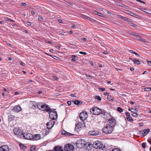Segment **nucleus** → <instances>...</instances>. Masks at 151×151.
Masks as SVG:
<instances>
[{
	"instance_id": "nucleus-1",
	"label": "nucleus",
	"mask_w": 151,
	"mask_h": 151,
	"mask_svg": "<svg viewBox=\"0 0 151 151\" xmlns=\"http://www.w3.org/2000/svg\"><path fill=\"white\" fill-rule=\"evenodd\" d=\"M114 129V127L110 125L109 124H106L104 126L103 129V132L106 134H109L111 133Z\"/></svg>"
},
{
	"instance_id": "nucleus-2",
	"label": "nucleus",
	"mask_w": 151,
	"mask_h": 151,
	"mask_svg": "<svg viewBox=\"0 0 151 151\" xmlns=\"http://www.w3.org/2000/svg\"><path fill=\"white\" fill-rule=\"evenodd\" d=\"M85 142L84 140L81 139H79L76 142V147L78 148H81L83 146H87V145L89 146L90 145L88 142L85 143Z\"/></svg>"
},
{
	"instance_id": "nucleus-3",
	"label": "nucleus",
	"mask_w": 151,
	"mask_h": 151,
	"mask_svg": "<svg viewBox=\"0 0 151 151\" xmlns=\"http://www.w3.org/2000/svg\"><path fill=\"white\" fill-rule=\"evenodd\" d=\"M49 116L50 119L52 120H56L58 117V115L56 111L52 110L51 109L49 111Z\"/></svg>"
},
{
	"instance_id": "nucleus-4",
	"label": "nucleus",
	"mask_w": 151,
	"mask_h": 151,
	"mask_svg": "<svg viewBox=\"0 0 151 151\" xmlns=\"http://www.w3.org/2000/svg\"><path fill=\"white\" fill-rule=\"evenodd\" d=\"M91 112L94 115H99L101 113V110L97 107H95L91 109Z\"/></svg>"
},
{
	"instance_id": "nucleus-5",
	"label": "nucleus",
	"mask_w": 151,
	"mask_h": 151,
	"mask_svg": "<svg viewBox=\"0 0 151 151\" xmlns=\"http://www.w3.org/2000/svg\"><path fill=\"white\" fill-rule=\"evenodd\" d=\"M88 116L87 113L86 111L81 112L79 114V118L82 121L85 120L87 118Z\"/></svg>"
},
{
	"instance_id": "nucleus-6",
	"label": "nucleus",
	"mask_w": 151,
	"mask_h": 151,
	"mask_svg": "<svg viewBox=\"0 0 151 151\" xmlns=\"http://www.w3.org/2000/svg\"><path fill=\"white\" fill-rule=\"evenodd\" d=\"M103 144L101 142L99 141H95L93 144V147L97 149H99L102 147Z\"/></svg>"
},
{
	"instance_id": "nucleus-7",
	"label": "nucleus",
	"mask_w": 151,
	"mask_h": 151,
	"mask_svg": "<svg viewBox=\"0 0 151 151\" xmlns=\"http://www.w3.org/2000/svg\"><path fill=\"white\" fill-rule=\"evenodd\" d=\"M41 109L40 110L43 111H45L46 112H48L51 110L48 105L46 104H42V105L41 106Z\"/></svg>"
},
{
	"instance_id": "nucleus-8",
	"label": "nucleus",
	"mask_w": 151,
	"mask_h": 151,
	"mask_svg": "<svg viewBox=\"0 0 151 151\" xmlns=\"http://www.w3.org/2000/svg\"><path fill=\"white\" fill-rule=\"evenodd\" d=\"M23 138L25 139L32 140L33 139V135L30 134H23Z\"/></svg>"
},
{
	"instance_id": "nucleus-9",
	"label": "nucleus",
	"mask_w": 151,
	"mask_h": 151,
	"mask_svg": "<svg viewBox=\"0 0 151 151\" xmlns=\"http://www.w3.org/2000/svg\"><path fill=\"white\" fill-rule=\"evenodd\" d=\"M106 124H109L110 125L114 127L116 124V122L115 119L112 118L109 119Z\"/></svg>"
},
{
	"instance_id": "nucleus-10",
	"label": "nucleus",
	"mask_w": 151,
	"mask_h": 151,
	"mask_svg": "<svg viewBox=\"0 0 151 151\" xmlns=\"http://www.w3.org/2000/svg\"><path fill=\"white\" fill-rule=\"evenodd\" d=\"M150 131L149 129H145L139 132L141 136H144L147 134Z\"/></svg>"
},
{
	"instance_id": "nucleus-11",
	"label": "nucleus",
	"mask_w": 151,
	"mask_h": 151,
	"mask_svg": "<svg viewBox=\"0 0 151 151\" xmlns=\"http://www.w3.org/2000/svg\"><path fill=\"white\" fill-rule=\"evenodd\" d=\"M13 132L16 135L20 136L23 134L21 130L18 128H15L13 130Z\"/></svg>"
},
{
	"instance_id": "nucleus-12",
	"label": "nucleus",
	"mask_w": 151,
	"mask_h": 151,
	"mask_svg": "<svg viewBox=\"0 0 151 151\" xmlns=\"http://www.w3.org/2000/svg\"><path fill=\"white\" fill-rule=\"evenodd\" d=\"M55 122L52 120H50L47 124V127L48 129H51L53 126Z\"/></svg>"
},
{
	"instance_id": "nucleus-13",
	"label": "nucleus",
	"mask_w": 151,
	"mask_h": 151,
	"mask_svg": "<svg viewBox=\"0 0 151 151\" xmlns=\"http://www.w3.org/2000/svg\"><path fill=\"white\" fill-rule=\"evenodd\" d=\"M99 134V132L97 130L90 131L88 133V135L90 136H96Z\"/></svg>"
},
{
	"instance_id": "nucleus-14",
	"label": "nucleus",
	"mask_w": 151,
	"mask_h": 151,
	"mask_svg": "<svg viewBox=\"0 0 151 151\" xmlns=\"http://www.w3.org/2000/svg\"><path fill=\"white\" fill-rule=\"evenodd\" d=\"M9 148L7 145H2L0 147V151H9Z\"/></svg>"
},
{
	"instance_id": "nucleus-15",
	"label": "nucleus",
	"mask_w": 151,
	"mask_h": 151,
	"mask_svg": "<svg viewBox=\"0 0 151 151\" xmlns=\"http://www.w3.org/2000/svg\"><path fill=\"white\" fill-rule=\"evenodd\" d=\"M22 109L21 106L19 105H18L14 106L13 110L17 112H18L21 111Z\"/></svg>"
},
{
	"instance_id": "nucleus-16",
	"label": "nucleus",
	"mask_w": 151,
	"mask_h": 151,
	"mask_svg": "<svg viewBox=\"0 0 151 151\" xmlns=\"http://www.w3.org/2000/svg\"><path fill=\"white\" fill-rule=\"evenodd\" d=\"M85 125L84 123L79 122L76 124V129H79L84 127Z\"/></svg>"
},
{
	"instance_id": "nucleus-17",
	"label": "nucleus",
	"mask_w": 151,
	"mask_h": 151,
	"mask_svg": "<svg viewBox=\"0 0 151 151\" xmlns=\"http://www.w3.org/2000/svg\"><path fill=\"white\" fill-rule=\"evenodd\" d=\"M67 151H73L74 150L73 146L71 144L67 145Z\"/></svg>"
},
{
	"instance_id": "nucleus-18",
	"label": "nucleus",
	"mask_w": 151,
	"mask_h": 151,
	"mask_svg": "<svg viewBox=\"0 0 151 151\" xmlns=\"http://www.w3.org/2000/svg\"><path fill=\"white\" fill-rule=\"evenodd\" d=\"M126 12L125 13L127 14H128L130 15L131 16L134 17H135L137 18L138 17V16L134 13L131 12L128 10H126Z\"/></svg>"
},
{
	"instance_id": "nucleus-19",
	"label": "nucleus",
	"mask_w": 151,
	"mask_h": 151,
	"mask_svg": "<svg viewBox=\"0 0 151 151\" xmlns=\"http://www.w3.org/2000/svg\"><path fill=\"white\" fill-rule=\"evenodd\" d=\"M36 103L34 101H31L29 104L30 107L33 109H35L36 108Z\"/></svg>"
},
{
	"instance_id": "nucleus-20",
	"label": "nucleus",
	"mask_w": 151,
	"mask_h": 151,
	"mask_svg": "<svg viewBox=\"0 0 151 151\" xmlns=\"http://www.w3.org/2000/svg\"><path fill=\"white\" fill-rule=\"evenodd\" d=\"M54 150L55 151H63L62 149V147H59V146H56L54 147Z\"/></svg>"
},
{
	"instance_id": "nucleus-21",
	"label": "nucleus",
	"mask_w": 151,
	"mask_h": 151,
	"mask_svg": "<svg viewBox=\"0 0 151 151\" xmlns=\"http://www.w3.org/2000/svg\"><path fill=\"white\" fill-rule=\"evenodd\" d=\"M33 139L37 140L40 139L41 138L40 134H36L33 135Z\"/></svg>"
},
{
	"instance_id": "nucleus-22",
	"label": "nucleus",
	"mask_w": 151,
	"mask_h": 151,
	"mask_svg": "<svg viewBox=\"0 0 151 151\" xmlns=\"http://www.w3.org/2000/svg\"><path fill=\"white\" fill-rule=\"evenodd\" d=\"M132 61L135 64L139 65L140 63V62L139 60H137L136 59H134L132 60Z\"/></svg>"
},
{
	"instance_id": "nucleus-23",
	"label": "nucleus",
	"mask_w": 151,
	"mask_h": 151,
	"mask_svg": "<svg viewBox=\"0 0 151 151\" xmlns=\"http://www.w3.org/2000/svg\"><path fill=\"white\" fill-rule=\"evenodd\" d=\"M107 99L109 101H112L113 100L114 97L111 95H108Z\"/></svg>"
},
{
	"instance_id": "nucleus-24",
	"label": "nucleus",
	"mask_w": 151,
	"mask_h": 151,
	"mask_svg": "<svg viewBox=\"0 0 151 151\" xmlns=\"http://www.w3.org/2000/svg\"><path fill=\"white\" fill-rule=\"evenodd\" d=\"M42 104L38 103L36 104V108L37 107L39 110H41V106L42 105Z\"/></svg>"
},
{
	"instance_id": "nucleus-25",
	"label": "nucleus",
	"mask_w": 151,
	"mask_h": 151,
	"mask_svg": "<svg viewBox=\"0 0 151 151\" xmlns=\"http://www.w3.org/2000/svg\"><path fill=\"white\" fill-rule=\"evenodd\" d=\"M119 18H122V19H124V20L125 21H129V19L128 18L125 17H124L120 15H119Z\"/></svg>"
},
{
	"instance_id": "nucleus-26",
	"label": "nucleus",
	"mask_w": 151,
	"mask_h": 151,
	"mask_svg": "<svg viewBox=\"0 0 151 151\" xmlns=\"http://www.w3.org/2000/svg\"><path fill=\"white\" fill-rule=\"evenodd\" d=\"M19 145L21 148L23 150H25V149H26V147L23 144H20Z\"/></svg>"
},
{
	"instance_id": "nucleus-27",
	"label": "nucleus",
	"mask_w": 151,
	"mask_h": 151,
	"mask_svg": "<svg viewBox=\"0 0 151 151\" xmlns=\"http://www.w3.org/2000/svg\"><path fill=\"white\" fill-rule=\"evenodd\" d=\"M5 19L6 21H9L10 22H14V21L13 20H12L7 17L5 18Z\"/></svg>"
},
{
	"instance_id": "nucleus-28",
	"label": "nucleus",
	"mask_w": 151,
	"mask_h": 151,
	"mask_svg": "<svg viewBox=\"0 0 151 151\" xmlns=\"http://www.w3.org/2000/svg\"><path fill=\"white\" fill-rule=\"evenodd\" d=\"M9 121H11L14 118V116L12 115H10L9 116Z\"/></svg>"
},
{
	"instance_id": "nucleus-29",
	"label": "nucleus",
	"mask_w": 151,
	"mask_h": 151,
	"mask_svg": "<svg viewBox=\"0 0 151 151\" xmlns=\"http://www.w3.org/2000/svg\"><path fill=\"white\" fill-rule=\"evenodd\" d=\"M127 118L129 121L132 122L133 121V119L130 116L129 117H127Z\"/></svg>"
},
{
	"instance_id": "nucleus-30",
	"label": "nucleus",
	"mask_w": 151,
	"mask_h": 151,
	"mask_svg": "<svg viewBox=\"0 0 151 151\" xmlns=\"http://www.w3.org/2000/svg\"><path fill=\"white\" fill-rule=\"evenodd\" d=\"M71 57L72 58L71 60V61H74L76 60L75 58L77 57L76 56L73 55H72Z\"/></svg>"
},
{
	"instance_id": "nucleus-31",
	"label": "nucleus",
	"mask_w": 151,
	"mask_h": 151,
	"mask_svg": "<svg viewBox=\"0 0 151 151\" xmlns=\"http://www.w3.org/2000/svg\"><path fill=\"white\" fill-rule=\"evenodd\" d=\"M117 110L118 112L121 113L123 111V110L120 107H118L117 108Z\"/></svg>"
},
{
	"instance_id": "nucleus-32",
	"label": "nucleus",
	"mask_w": 151,
	"mask_h": 151,
	"mask_svg": "<svg viewBox=\"0 0 151 151\" xmlns=\"http://www.w3.org/2000/svg\"><path fill=\"white\" fill-rule=\"evenodd\" d=\"M80 101L78 100H76L74 101V104L76 105H78L80 104Z\"/></svg>"
},
{
	"instance_id": "nucleus-33",
	"label": "nucleus",
	"mask_w": 151,
	"mask_h": 151,
	"mask_svg": "<svg viewBox=\"0 0 151 151\" xmlns=\"http://www.w3.org/2000/svg\"><path fill=\"white\" fill-rule=\"evenodd\" d=\"M94 14L96 15H99V16H102V14L100 13H99L97 11H95L94 12Z\"/></svg>"
},
{
	"instance_id": "nucleus-34",
	"label": "nucleus",
	"mask_w": 151,
	"mask_h": 151,
	"mask_svg": "<svg viewBox=\"0 0 151 151\" xmlns=\"http://www.w3.org/2000/svg\"><path fill=\"white\" fill-rule=\"evenodd\" d=\"M117 5L122 7H124V4H122V3H121L119 2H117Z\"/></svg>"
},
{
	"instance_id": "nucleus-35",
	"label": "nucleus",
	"mask_w": 151,
	"mask_h": 151,
	"mask_svg": "<svg viewBox=\"0 0 151 151\" xmlns=\"http://www.w3.org/2000/svg\"><path fill=\"white\" fill-rule=\"evenodd\" d=\"M38 19V20L40 21H42L43 20V19L40 16H39Z\"/></svg>"
},
{
	"instance_id": "nucleus-36",
	"label": "nucleus",
	"mask_w": 151,
	"mask_h": 151,
	"mask_svg": "<svg viewBox=\"0 0 151 151\" xmlns=\"http://www.w3.org/2000/svg\"><path fill=\"white\" fill-rule=\"evenodd\" d=\"M132 116L134 117H136L138 116L136 112L133 113L132 114Z\"/></svg>"
},
{
	"instance_id": "nucleus-37",
	"label": "nucleus",
	"mask_w": 151,
	"mask_h": 151,
	"mask_svg": "<svg viewBox=\"0 0 151 151\" xmlns=\"http://www.w3.org/2000/svg\"><path fill=\"white\" fill-rule=\"evenodd\" d=\"M145 91H149L151 90V88H145Z\"/></svg>"
},
{
	"instance_id": "nucleus-38",
	"label": "nucleus",
	"mask_w": 151,
	"mask_h": 151,
	"mask_svg": "<svg viewBox=\"0 0 151 151\" xmlns=\"http://www.w3.org/2000/svg\"><path fill=\"white\" fill-rule=\"evenodd\" d=\"M95 98L96 99H97L99 101H101V98L100 97V96H95Z\"/></svg>"
},
{
	"instance_id": "nucleus-39",
	"label": "nucleus",
	"mask_w": 151,
	"mask_h": 151,
	"mask_svg": "<svg viewBox=\"0 0 151 151\" xmlns=\"http://www.w3.org/2000/svg\"><path fill=\"white\" fill-rule=\"evenodd\" d=\"M146 143L145 142H144L142 143V147L143 148H145L146 147Z\"/></svg>"
},
{
	"instance_id": "nucleus-40",
	"label": "nucleus",
	"mask_w": 151,
	"mask_h": 151,
	"mask_svg": "<svg viewBox=\"0 0 151 151\" xmlns=\"http://www.w3.org/2000/svg\"><path fill=\"white\" fill-rule=\"evenodd\" d=\"M112 151H122L120 149L118 148H114L113 149Z\"/></svg>"
},
{
	"instance_id": "nucleus-41",
	"label": "nucleus",
	"mask_w": 151,
	"mask_h": 151,
	"mask_svg": "<svg viewBox=\"0 0 151 151\" xmlns=\"http://www.w3.org/2000/svg\"><path fill=\"white\" fill-rule=\"evenodd\" d=\"M74 134L72 133H70L68 132H67V136H73V135Z\"/></svg>"
},
{
	"instance_id": "nucleus-42",
	"label": "nucleus",
	"mask_w": 151,
	"mask_h": 151,
	"mask_svg": "<svg viewBox=\"0 0 151 151\" xmlns=\"http://www.w3.org/2000/svg\"><path fill=\"white\" fill-rule=\"evenodd\" d=\"M132 110L131 111L132 112L134 113V112H137V110L136 109H134L132 108L131 109Z\"/></svg>"
},
{
	"instance_id": "nucleus-43",
	"label": "nucleus",
	"mask_w": 151,
	"mask_h": 151,
	"mask_svg": "<svg viewBox=\"0 0 151 151\" xmlns=\"http://www.w3.org/2000/svg\"><path fill=\"white\" fill-rule=\"evenodd\" d=\"M123 7L126 9H129L130 8V7L129 6H126L125 5H124V6Z\"/></svg>"
},
{
	"instance_id": "nucleus-44",
	"label": "nucleus",
	"mask_w": 151,
	"mask_h": 151,
	"mask_svg": "<svg viewBox=\"0 0 151 151\" xmlns=\"http://www.w3.org/2000/svg\"><path fill=\"white\" fill-rule=\"evenodd\" d=\"M61 134L63 135H65L66 134V131L65 130H63V131H62L61 132Z\"/></svg>"
},
{
	"instance_id": "nucleus-45",
	"label": "nucleus",
	"mask_w": 151,
	"mask_h": 151,
	"mask_svg": "<svg viewBox=\"0 0 151 151\" xmlns=\"http://www.w3.org/2000/svg\"><path fill=\"white\" fill-rule=\"evenodd\" d=\"M37 10H35V12L34 11H31V13L33 16L35 15V12L36 13L37 12L36 11Z\"/></svg>"
},
{
	"instance_id": "nucleus-46",
	"label": "nucleus",
	"mask_w": 151,
	"mask_h": 151,
	"mask_svg": "<svg viewBox=\"0 0 151 151\" xmlns=\"http://www.w3.org/2000/svg\"><path fill=\"white\" fill-rule=\"evenodd\" d=\"M125 114L127 116V117H129L130 116V114L129 112H126L125 113Z\"/></svg>"
},
{
	"instance_id": "nucleus-47",
	"label": "nucleus",
	"mask_w": 151,
	"mask_h": 151,
	"mask_svg": "<svg viewBox=\"0 0 151 151\" xmlns=\"http://www.w3.org/2000/svg\"><path fill=\"white\" fill-rule=\"evenodd\" d=\"M79 53L81 54H83V55H86V52H81V51Z\"/></svg>"
},
{
	"instance_id": "nucleus-48",
	"label": "nucleus",
	"mask_w": 151,
	"mask_h": 151,
	"mask_svg": "<svg viewBox=\"0 0 151 151\" xmlns=\"http://www.w3.org/2000/svg\"><path fill=\"white\" fill-rule=\"evenodd\" d=\"M26 5V4L25 3L23 2V3H21V5L23 6H25Z\"/></svg>"
},
{
	"instance_id": "nucleus-49",
	"label": "nucleus",
	"mask_w": 151,
	"mask_h": 151,
	"mask_svg": "<svg viewBox=\"0 0 151 151\" xmlns=\"http://www.w3.org/2000/svg\"><path fill=\"white\" fill-rule=\"evenodd\" d=\"M143 125L144 124L143 123H139V126L140 127H142Z\"/></svg>"
},
{
	"instance_id": "nucleus-50",
	"label": "nucleus",
	"mask_w": 151,
	"mask_h": 151,
	"mask_svg": "<svg viewBox=\"0 0 151 151\" xmlns=\"http://www.w3.org/2000/svg\"><path fill=\"white\" fill-rule=\"evenodd\" d=\"M86 19L90 21H92L93 19L92 18L88 17H86Z\"/></svg>"
},
{
	"instance_id": "nucleus-51",
	"label": "nucleus",
	"mask_w": 151,
	"mask_h": 151,
	"mask_svg": "<svg viewBox=\"0 0 151 151\" xmlns=\"http://www.w3.org/2000/svg\"><path fill=\"white\" fill-rule=\"evenodd\" d=\"M148 65L151 66V61H147Z\"/></svg>"
},
{
	"instance_id": "nucleus-52",
	"label": "nucleus",
	"mask_w": 151,
	"mask_h": 151,
	"mask_svg": "<svg viewBox=\"0 0 151 151\" xmlns=\"http://www.w3.org/2000/svg\"><path fill=\"white\" fill-rule=\"evenodd\" d=\"M52 77L53 79V80H56L58 78V77L55 76H53Z\"/></svg>"
},
{
	"instance_id": "nucleus-53",
	"label": "nucleus",
	"mask_w": 151,
	"mask_h": 151,
	"mask_svg": "<svg viewBox=\"0 0 151 151\" xmlns=\"http://www.w3.org/2000/svg\"><path fill=\"white\" fill-rule=\"evenodd\" d=\"M27 24L28 25L30 26L31 25L32 23L31 22H27Z\"/></svg>"
},
{
	"instance_id": "nucleus-54",
	"label": "nucleus",
	"mask_w": 151,
	"mask_h": 151,
	"mask_svg": "<svg viewBox=\"0 0 151 151\" xmlns=\"http://www.w3.org/2000/svg\"><path fill=\"white\" fill-rule=\"evenodd\" d=\"M75 95H76V93H75L74 94H71L70 95V96L72 97H76Z\"/></svg>"
},
{
	"instance_id": "nucleus-55",
	"label": "nucleus",
	"mask_w": 151,
	"mask_h": 151,
	"mask_svg": "<svg viewBox=\"0 0 151 151\" xmlns=\"http://www.w3.org/2000/svg\"><path fill=\"white\" fill-rule=\"evenodd\" d=\"M20 64L21 65H23V66H24V65H25V64L23 62H21L20 63Z\"/></svg>"
},
{
	"instance_id": "nucleus-56",
	"label": "nucleus",
	"mask_w": 151,
	"mask_h": 151,
	"mask_svg": "<svg viewBox=\"0 0 151 151\" xmlns=\"http://www.w3.org/2000/svg\"><path fill=\"white\" fill-rule=\"evenodd\" d=\"M67 103L69 105H70L71 104V102L70 101H67Z\"/></svg>"
},
{
	"instance_id": "nucleus-57",
	"label": "nucleus",
	"mask_w": 151,
	"mask_h": 151,
	"mask_svg": "<svg viewBox=\"0 0 151 151\" xmlns=\"http://www.w3.org/2000/svg\"><path fill=\"white\" fill-rule=\"evenodd\" d=\"M133 53L135 54L136 55L138 56V57H140V56L137 53L134 52H133Z\"/></svg>"
},
{
	"instance_id": "nucleus-58",
	"label": "nucleus",
	"mask_w": 151,
	"mask_h": 151,
	"mask_svg": "<svg viewBox=\"0 0 151 151\" xmlns=\"http://www.w3.org/2000/svg\"><path fill=\"white\" fill-rule=\"evenodd\" d=\"M138 40H139L141 41H142L143 42H145V41L144 40L142 39H141V38H139L138 39Z\"/></svg>"
},
{
	"instance_id": "nucleus-59",
	"label": "nucleus",
	"mask_w": 151,
	"mask_h": 151,
	"mask_svg": "<svg viewBox=\"0 0 151 151\" xmlns=\"http://www.w3.org/2000/svg\"><path fill=\"white\" fill-rule=\"evenodd\" d=\"M86 76L88 78V79H91V77L90 75Z\"/></svg>"
},
{
	"instance_id": "nucleus-60",
	"label": "nucleus",
	"mask_w": 151,
	"mask_h": 151,
	"mask_svg": "<svg viewBox=\"0 0 151 151\" xmlns=\"http://www.w3.org/2000/svg\"><path fill=\"white\" fill-rule=\"evenodd\" d=\"M81 40L84 41H86L87 40V39L85 38H82Z\"/></svg>"
},
{
	"instance_id": "nucleus-61",
	"label": "nucleus",
	"mask_w": 151,
	"mask_h": 151,
	"mask_svg": "<svg viewBox=\"0 0 151 151\" xmlns=\"http://www.w3.org/2000/svg\"><path fill=\"white\" fill-rule=\"evenodd\" d=\"M128 52L132 53H133V52H134L133 51L130 50H129Z\"/></svg>"
},
{
	"instance_id": "nucleus-62",
	"label": "nucleus",
	"mask_w": 151,
	"mask_h": 151,
	"mask_svg": "<svg viewBox=\"0 0 151 151\" xmlns=\"http://www.w3.org/2000/svg\"><path fill=\"white\" fill-rule=\"evenodd\" d=\"M100 89H101V91H104L105 90V88H100Z\"/></svg>"
},
{
	"instance_id": "nucleus-63",
	"label": "nucleus",
	"mask_w": 151,
	"mask_h": 151,
	"mask_svg": "<svg viewBox=\"0 0 151 151\" xmlns=\"http://www.w3.org/2000/svg\"><path fill=\"white\" fill-rule=\"evenodd\" d=\"M109 93L106 92V93H104V94L106 96L107 95L108 96V95H109Z\"/></svg>"
},
{
	"instance_id": "nucleus-64",
	"label": "nucleus",
	"mask_w": 151,
	"mask_h": 151,
	"mask_svg": "<svg viewBox=\"0 0 151 151\" xmlns=\"http://www.w3.org/2000/svg\"><path fill=\"white\" fill-rule=\"evenodd\" d=\"M130 70L131 71H133L134 70V68L133 67H130Z\"/></svg>"
}]
</instances>
